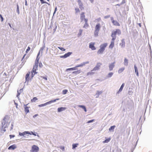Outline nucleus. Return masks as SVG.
Listing matches in <instances>:
<instances>
[{
    "instance_id": "nucleus-43",
    "label": "nucleus",
    "mask_w": 152,
    "mask_h": 152,
    "mask_svg": "<svg viewBox=\"0 0 152 152\" xmlns=\"http://www.w3.org/2000/svg\"><path fill=\"white\" fill-rule=\"evenodd\" d=\"M30 50V48L29 47H28V48L27 49L26 52V53H28V52Z\"/></svg>"
},
{
    "instance_id": "nucleus-56",
    "label": "nucleus",
    "mask_w": 152,
    "mask_h": 152,
    "mask_svg": "<svg viewBox=\"0 0 152 152\" xmlns=\"http://www.w3.org/2000/svg\"><path fill=\"white\" fill-rule=\"evenodd\" d=\"M81 0H77V2L78 3V4H79V3L81 2Z\"/></svg>"
},
{
    "instance_id": "nucleus-49",
    "label": "nucleus",
    "mask_w": 152,
    "mask_h": 152,
    "mask_svg": "<svg viewBox=\"0 0 152 152\" xmlns=\"http://www.w3.org/2000/svg\"><path fill=\"white\" fill-rule=\"evenodd\" d=\"M72 68L73 70H76L77 69V67L76 66L75 67H72Z\"/></svg>"
},
{
    "instance_id": "nucleus-10",
    "label": "nucleus",
    "mask_w": 152,
    "mask_h": 152,
    "mask_svg": "<svg viewBox=\"0 0 152 152\" xmlns=\"http://www.w3.org/2000/svg\"><path fill=\"white\" fill-rule=\"evenodd\" d=\"M72 52H69L67 53H66L64 56H61L60 58H66L72 54Z\"/></svg>"
},
{
    "instance_id": "nucleus-8",
    "label": "nucleus",
    "mask_w": 152,
    "mask_h": 152,
    "mask_svg": "<svg viewBox=\"0 0 152 152\" xmlns=\"http://www.w3.org/2000/svg\"><path fill=\"white\" fill-rule=\"evenodd\" d=\"M41 51V52L42 53V50H40L38 54H37V57L36 58V60L35 61V64H38V62H39V58L38 57L39 56V55H40V52Z\"/></svg>"
},
{
    "instance_id": "nucleus-23",
    "label": "nucleus",
    "mask_w": 152,
    "mask_h": 152,
    "mask_svg": "<svg viewBox=\"0 0 152 152\" xmlns=\"http://www.w3.org/2000/svg\"><path fill=\"white\" fill-rule=\"evenodd\" d=\"M88 63V62H86V63L83 62L80 64H79V65H77L76 66L77 68L78 67H82V66H84L86 64Z\"/></svg>"
},
{
    "instance_id": "nucleus-27",
    "label": "nucleus",
    "mask_w": 152,
    "mask_h": 152,
    "mask_svg": "<svg viewBox=\"0 0 152 152\" xmlns=\"http://www.w3.org/2000/svg\"><path fill=\"white\" fill-rule=\"evenodd\" d=\"M125 69L124 67H122L121 68L119 69V70L118 71V72L119 73H121Z\"/></svg>"
},
{
    "instance_id": "nucleus-16",
    "label": "nucleus",
    "mask_w": 152,
    "mask_h": 152,
    "mask_svg": "<svg viewBox=\"0 0 152 152\" xmlns=\"http://www.w3.org/2000/svg\"><path fill=\"white\" fill-rule=\"evenodd\" d=\"M120 45L121 47H124L125 46V42L124 39H122L121 42L120 43Z\"/></svg>"
},
{
    "instance_id": "nucleus-50",
    "label": "nucleus",
    "mask_w": 152,
    "mask_h": 152,
    "mask_svg": "<svg viewBox=\"0 0 152 152\" xmlns=\"http://www.w3.org/2000/svg\"><path fill=\"white\" fill-rule=\"evenodd\" d=\"M15 135H10V138H13L14 137H15Z\"/></svg>"
},
{
    "instance_id": "nucleus-24",
    "label": "nucleus",
    "mask_w": 152,
    "mask_h": 152,
    "mask_svg": "<svg viewBox=\"0 0 152 152\" xmlns=\"http://www.w3.org/2000/svg\"><path fill=\"white\" fill-rule=\"evenodd\" d=\"M78 5L79 6V8H80L81 10H82L84 9V7H83V4L82 2L78 4Z\"/></svg>"
},
{
    "instance_id": "nucleus-6",
    "label": "nucleus",
    "mask_w": 152,
    "mask_h": 152,
    "mask_svg": "<svg viewBox=\"0 0 152 152\" xmlns=\"http://www.w3.org/2000/svg\"><path fill=\"white\" fill-rule=\"evenodd\" d=\"M102 64L100 63H98L94 67L93 69L91 70V71H92L93 70H97L99 69H100V67L102 65Z\"/></svg>"
},
{
    "instance_id": "nucleus-30",
    "label": "nucleus",
    "mask_w": 152,
    "mask_h": 152,
    "mask_svg": "<svg viewBox=\"0 0 152 152\" xmlns=\"http://www.w3.org/2000/svg\"><path fill=\"white\" fill-rule=\"evenodd\" d=\"M25 112L26 114L29 112L28 107L27 106L25 107Z\"/></svg>"
},
{
    "instance_id": "nucleus-9",
    "label": "nucleus",
    "mask_w": 152,
    "mask_h": 152,
    "mask_svg": "<svg viewBox=\"0 0 152 152\" xmlns=\"http://www.w3.org/2000/svg\"><path fill=\"white\" fill-rule=\"evenodd\" d=\"M95 43L91 42L90 43L89 45V47L91 48L92 50H96V48L94 46Z\"/></svg>"
},
{
    "instance_id": "nucleus-37",
    "label": "nucleus",
    "mask_w": 152,
    "mask_h": 152,
    "mask_svg": "<svg viewBox=\"0 0 152 152\" xmlns=\"http://www.w3.org/2000/svg\"><path fill=\"white\" fill-rule=\"evenodd\" d=\"M82 32H83L82 30L80 29L79 30V33L78 34V36H80L81 35Z\"/></svg>"
},
{
    "instance_id": "nucleus-60",
    "label": "nucleus",
    "mask_w": 152,
    "mask_h": 152,
    "mask_svg": "<svg viewBox=\"0 0 152 152\" xmlns=\"http://www.w3.org/2000/svg\"><path fill=\"white\" fill-rule=\"evenodd\" d=\"M91 1V3H93L94 1V0H89Z\"/></svg>"
},
{
    "instance_id": "nucleus-28",
    "label": "nucleus",
    "mask_w": 152,
    "mask_h": 152,
    "mask_svg": "<svg viewBox=\"0 0 152 152\" xmlns=\"http://www.w3.org/2000/svg\"><path fill=\"white\" fill-rule=\"evenodd\" d=\"M134 68L135 69V72L136 73L137 76H138L139 74H138V69L135 65H134Z\"/></svg>"
},
{
    "instance_id": "nucleus-26",
    "label": "nucleus",
    "mask_w": 152,
    "mask_h": 152,
    "mask_svg": "<svg viewBox=\"0 0 152 152\" xmlns=\"http://www.w3.org/2000/svg\"><path fill=\"white\" fill-rule=\"evenodd\" d=\"M78 107H79L83 108L85 112L87 111L86 108L84 106L79 105H78Z\"/></svg>"
},
{
    "instance_id": "nucleus-38",
    "label": "nucleus",
    "mask_w": 152,
    "mask_h": 152,
    "mask_svg": "<svg viewBox=\"0 0 152 152\" xmlns=\"http://www.w3.org/2000/svg\"><path fill=\"white\" fill-rule=\"evenodd\" d=\"M58 48L62 51H64L65 50V49L62 47H58Z\"/></svg>"
},
{
    "instance_id": "nucleus-31",
    "label": "nucleus",
    "mask_w": 152,
    "mask_h": 152,
    "mask_svg": "<svg viewBox=\"0 0 152 152\" xmlns=\"http://www.w3.org/2000/svg\"><path fill=\"white\" fill-rule=\"evenodd\" d=\"M124 64L126 66H127L128 64V60L126 58L124 59Z\"/></svg>"
},
{
    "instance_id": "nucleus-59",
    "label": "nucleus",
    "mask_w": 152,
    "mask_h": 152,
    "mask_svg": "<svg viewBox=\"0 0 152 152\" xmlns=\"http://www.w3.org/2000/svg\"><path fill=\"white\" fill-rule=\"evenodd\" d=\"M138 24L139 25V26H140V27H141V24L140 23H139Z\"/></svg>"
},
{
    "instance_id": "nucleus-52",
    "label": "nucleus",
    "mask_w": 152,
    "mask_h": 152,
    "mask_svg": "<svg viewBox=\"0 0 152 152\" xmlns=\"http://www.w3.org/2000/svg\"><path fill=\"white\" fill-rule=\"evenodd\" d=\"M11 126H12V127H11V129H10L11 130H12L13 129V123H12L11 124Z\"/></svg>"
},
{
    "instance_id": "nucleus-51",
    "label": "nucleus",
    "mask_w": 152,
    "mask_h": 152,
    "mask_svg": "<svg viewBox=\"0 0 152 152\" xmlns=\"http://www.w3.org/2000/svg\"><path fill=\"white\" fill-rule=\"evenodd\" d=\"M30 134H33V135H34V136H36V134H35V133H34L32 132H31V133L30 132Z\"/></svg>"
},
{
    "instance_id": "nucleus-55",
    "label": "nucleus",
    "mask_w": 152,
    "mask_h": 152,
    "mask_svg": "<svg viewBox=\"0 0 152 152\" xmlns=\"http://www.w3.org/2000/svg\"><path fill=\"white\" fill-rule=\"evenodd\" d=\"M42 78H43L44 79H45V80H47V78L46 77H42Z\"/></svg>"
},
{
    "instance_id": "nucleus-2",
    "label": "nucleus",
    "mask_w": 152,
    "mask_h": 152,
    "mask_svg": "<svg viewBox=\"0 0 152 152\" xmlns=\"http://www.w3.org/2000/svg\"><path fill=\"white\" fill-rule=\"evenodd\" d=\"M38 64H35L34 66L33 70L32 71V77H33L34 75L37 73V72L36 71L37 69Z\"/></svg>"
},
{
    "instance_id": "nucleus-46",
    "label": "nucleus",
    "mask_w": 152,
    "mask_h": 152,
    "mask_svg": "<svg viewBox=\"0 0 152 152\" xmlns=\"http://www.w3.org/2000/svg\"><path fill=\"white\" fill-rule=\"evenodd\" d=\"M73 70V69H72V68H68V69H66V71H68V70Z\"/></svg>"
},
{
    "instance_id": "nucleus-12",
    "label": "nucleus",
    "mask_w": 152,
    "mask_h": 152,
    "mask_svg": "<svg viewBox=\"0 0 152 152\" xmlns=\"http://www.w3.org/2000/svg\"><path fill=\"white\" fill-rule=\"evenodd\" d=\"M88 20L87 19H85L84 21L85 22V24L83 26V28H86L88 27L89 25L88 23Z\"/></svg>"
},
{
    "instance_id": "nucleus-57",
    "label": "nucleus",
    "mask_w": 152,
    "mask_h": 152,
    "mask_svg": "<svg viewBox=\"0 0 152 152\" xmlns=\"http://www.w3.org/2000/svg\"><path fill=\"white\" fill-rule=\"evenodd\" d=\"M15 104L16 105V108H18V104L16 103H15Z\"/></svg>"
},
{
    "instance_id": "nucleus-42",
    "label": "nucleus",
    "mask_w": 152,
    "mask_h": 152,
    "mask_svg": "<svg viewBox=\"0 0 152 152\" xmlns=\"http://www.w3.org/2000/svg\"><path fill=\"white\" fill-rule=\"evenodd\" d=\"M92 71H91V72H88L87 73V75H91L93 74L94 73L92 72Z\"/></svg>"
},
{
    "instance_id": "nucleus-44",
    "label": "nucleus",
    "mask_w": 152,
    "mask_h": 152,
    "mask_svg": "<svg viewBox=\"0 0 152 152\" xmlns=\"http://www.w3.org/2000/svg\"><path fill=\"white\" fill-rule=\"evenodd\" d=\"M94 121V119L88 121L87 122V123H90Z\"/></svg>"
},
{
    "instance_id": "nucleus-4",
    "label": "nucleus",
    "mask_w": 152,
    "mask_h": 152,
    "mask_svg": "<svg viewBox=\"0 0 152 152\" xmlns=\"http://www.w3.org/2000/svg\"><path fill=\"white\" fill-rule=\"evenodd\" d=\"M39 150L38 146L36 145H34L31 147L30 151L31 152H38Z\"/></svg>"
},
{
    "instance_id": "nucleus-54",
    "label": "nucleus",
    "mask_w": 152,
    "mask_h": 152,
    "mask_svg": "<svg viewBox=\"0 0 152 152\" xmlns=\"http://www.w3.org/2000/svg\"><path fill=\"white\" fill-rule=\"evenodd\" d=\"M102 92L101 91H97V93L98 94H101V93H102Z\"/></svg>"
},
{
    "instance_id": "nucleus-19",
    "label": "nucleus",
    "mask_w": 152,
    "mask_h": 152,
    "mask_svg": "<svg viewBox=\"0 0 152 152\" xmlns=\"http://www.w3.org/2000/svg\"><path fill=\"white\" fill-rule=\"evenodd\" d=\"M124 86V84L123 83L122 84V85L121 86L118 91L117 92V94H118L119 93H120L122 91Z\"/></svg>"
},
{
    "instance_id": "nucleus-15",
    "label": "nucleus",
    "mask_w": 152,
    "mask_h": 152,
    "mask_svg": "<svg viewBox=\"0 0 152 152\" xmlns=\"http://www.w3.org/2000/svg\"><path fill=\"white\" fill-rule=\"evenodd\" d=\"M28 134L31 135V134H30V132L28 131H25L23 133H20L19 134L21 136H24L25 134Z\"/></svg>"
},
{
    "instance_id": "nucleus-29",
    "label": "nucleus",
    "mask_w": 152,
    "mask_h": 152,
    "mask_svg": "<svg viewBox=\"0 0 152 152\" xmlns=\"http://www.w3.org/2000/svg\"><path fill=\"white\" fill-rule=\"evenodd\" d=\"M104 50L102 48H100V49L98 50L97 53L98 54H101L102 53L103 51H104Z\"/></svg>"
},
{
    "instance_id": "nucleus-61",
    "label": "nucleus",
    "mask_w": 152,
    "mask_h": 152,
    "mask_svg": "<svg viewBox=\"0 0 152 152\" xmlns=\"http://www.w3.org/2000/svg\"><path fill=\"white\" fill-rule=\"evenodd\" d=\"M3 131H4V132H5L6 130V129H5V128H4V129H3Z\"/></svg>"
},
{
    "instance_id": "nucleus-14",
    "label": "nucleus",
    "mask_w": 152,
    "mask_h": 152,
    "mask_svg": "<svg viewBox=\"0 0 152 152\" xmlns=\"http://www.w3.org/2000/svg\"><path fill=\"white\" fill-rule=\"evenodd\" d=\"M101 28L100 24L99 23H97L95 27V29L98 31H99Z\"/></svg>"
},
{
    "instance_id": "nucleus-58",
    "label": "nucleus",
    "mask_w": 152,
    "mask_h": 152,
    "mask_svg": "<svg viewBox=\"0 0 152 152\" xmlns=\"http://www.w3.org/2000/svg\"><path fill=\"white\" fill-rule=\"evenodd\" d=\"M38 115V114H36L35 115H34V116H33V117L34 118H35V117H36V116H37V115Z\"/></svg>"
},
{
    "instance_id": "nucleus-39",
    "label": "nucleus",
    "mask_w": 152,
    "mask_h": 152,
    "mask_svg": "<svg viewBox=\"0 0 152 152\" xmlns=\"http://www.w3.org/2000/svg\"><path fill=\"white\" fill-rule=\"evenodd\" d=\"M75 10L76 13H77L80 12V9L78 8H75Z\"/></svg>"
},
{
    "instance_id": "nucleus-45",
    "label": "nucleus",
    "mask_w": 152,
    "mask_h": 152,
    "mask_svg": "<svg viewBox=\"0 0 152 152\" xmlns=\"http://www.w3.org/2000/svg\"><path fill=\"white\" fill-rule=\"evenodd\" d=\"M40 1L42 4L47 3L45 2L43 0H40Z\"/></svg>"
},
{
    "instance_id": "nucleus-63",
    "label": "nucleus",
    "mask_w": 152,
    "mask_h": 152,
    "mask_svg": "<svg viewBox=\"0 0 152 152\" xmlns=\"http://www.w3.org/2000/svg\"><path fill=\"white\" fill-rule=\"evenodd\" d=\"M9 25L10 27H11V25L10 24H9Z\"/></svg>"
},
{
    "instance_id": "nucleus-34",
    "label": "nucleus",
    "mask_w": 152,
    "mask_h": 152,
    "mask_svg": "<svg viewBox=\"0 0 152 152\" xmlns=\"http://www.w3.org/2000/svg\"><path fill=\"white\" fill-rule=\"evenodd\" d=\"M78 145V143H76L75 144H73L72 145V148L73 149H74L76 147H77V146Z\"/></svg>"
},
{
    "instance_id": "nucleus-22",
    "label": "nucleus",
    "mask_w": 152,
    "mask_h": 152,
    "mask_svg": "<svg viewBox=\"0 0 152 152\" xmlns=\"http://www.w3.org/2000/svg\"><path fill=\"white\" fill-rule=\"evenodd\" d=\"M66 109V107H61L58 108V111L59 112H61L62 111L65 110Z\"/></svg>"
},
{
    "instance_id": "nucleus-3",
    "label": "nucleus",
    "mask_w": 152,
    "mask_h": 152,
    "mask_svg": "<svg viewBox=\"0 0 152 152\" xmlns=\"http://www.w3.org/2000/svg\"><path fill=\"white\" fill-rule=\"evenodd\" d=\"M59 99V98H57V99H56L54 100H51L50 101H49V102H46L45 103L39 105V107L44 106H45V105H47L48 104H50L53 102H56V101L58 100Z\"/></svg>"
},
{
    "instance_id": "nucleus-7",
    "label": "nucleus",
    "mask_w": 152,
    "mask_h": 152,
    "mask_svg": "<svg viewBox=\"0 0 152 152\" xmlns=\"http://www.w3.org/2000/svg\"><path fill=\"white\" fill-rule=\"evenodd\" d=\"M115 39L112 38L111 43L109 46V48L112 49L114 46V41Z\"/></svg>"
},
{
    "instance_id": "nucleus-11",
    "label": "nucleus",
    "mask_w": 152,
    "mask_h": 152,
    "mask_svg": "<svg viewBox=\"0 0 152 152\" xmlns=\"http://www.w3.org/2000/svg\"><path fill=\"white\" fill-rule=\"evenodd\" d=\"M80 19L81 21H82L84 20L85 19H86L85 18V12H82L80 14Z\"/></svg>"
},
{
    "instance_id": "nucleus-35",
    "label": "nucleus",
    "mask_w": 152,
    "mask_h": 152,
    "mask_svg": "<svg viewBox=\"0 0 152 152\" xmlns=\"http://www.w3.org/2000/svg\"><path fill=\"white\" fill-rule=\"evenodd\" d=\"M115 127V125L111 126L110 127L109 129V130L111 131L112 130H113Z\"/></svg>"
},
{
    "instance_id": "nucleus-18",
    "label": "nucleus",
    "mask_w": 152,
    "mask_h": 152,
    "mask_svg": "<svg viewBox=\"0 0 152 152\" xmlns=\"http://www.w3.org/2000/svg\"><path fill=\"white\" fill-rule=\"evenodd\" d=\"M107 43H105L101 45L100 46V48H101L104 50L105 48L107 45Z\"/></svg>"
},
{
    "instance_id": "nucleus-64",
    "label": "nucleus",
    "mask_w": 152,
    "mask_h": 152,
    "mask_svg": "<svg viewBox=\"0 0 152 152\" xmlns=\"http://www.w3.org/2000/svg\"><path fill=\"white\" fill-rule=\"evenodd\" d=\"M48 1H49L50 0H47Z\"/></svg>"
},
{
    "instance_id": "nucleus-25",
    "label": "nucleus",
    "mask_w": 152,
    "mask_h": 152,
    "mask_svg": "<svg viewBox=\"0 0 152 152\" xmlns=\"http://www.w3.org/2000/svg\"><path fill=\"white\" fill-rule=\"evenodd\" d=\"M81 72V70H79L72 72V73L75 75H77L80 74Z\"/></svg>"
},
{
    "instance_id": "nucleus-1",
    "label": "nucleus",
    "mask_w": 152,
    "mask_h": 152,
    "mask_svg": "<svg viewBox=\"0 0 152 152\" xmlns=\"http://www.w3.org/2000/svg\"><path fill=\"white\" fill-rule=\"evenodd\" d=\"M121 34V30L119 29H117L115 30V31H114L112 33L111 36L112 38L116 39V35L117 34L118 35H120Z\"/></svg>"
},
{
    "instance_id": "nucleus-48",
    "label": "nucleus",
    "mask_w": 152,
    "mask_h": 152,
    "mask_svg": "<svg viewBox=\"0 0 152 152\" xmlns=\"http://www.w3.org/2000/svg\"><path fill=\"white\" fill-rule=\"evenodd\" d=\"M0 18H1V21H3V17H2L1 15V14L0 15Z\"/></svg>"
},
{
    "instance_id": "nucleus-40",
    "label": "nucleus",
    "mask_w": 152,
    "mask_h": 152,
    "mask_svg": "<svg viewBox=\"0 0 152 152\" xmlns=\"http://www.w3.org/2000/svg\"><path fill=\"white\" fill-rule=\"evenodd\" d=\"M113 75V72H110L108 74L107 77H110Z\"/></svg>"
},
{
    "instance_id": "nucleus-5",
    "label": "nucleus",
    "mask_w": 152,
    "mask_h": 152,
    "mask_svg": "<svg viewBox=\"0 0 152 152\" xmlns=\"http://www.w3.org/2000/svg\"><path fill=\"white\" fill-rule=\"evenodd\" d=\"M111 20L112 23L114 25L118 26H120V24L117 21L114 20V19L113 17L111 18Z\"/></svg>"
},
{
    "instance_id": "nucleus-20",
    "label": "nucleus",
    "mask_w": 152,
    "mask_h": 152,
    "mask_svg": "<svg viewBox=\"0 0 152 152\" xmlns=\"http://www.w3.org/2000/svg\"><path fill=\"white\" fill-rule=\"evenodd\" d=\"M99 31L95 29L94 33V34L95 37H97L98 36Z\"/></svg>"
},
{
    "instance_id": "nucleus-21",
    "label": "nucleus",
    "mask_w": 152,
    "mask_h": 152,
    "mask_svg": "<svg viewBox=\"0 0 152 152\" xmlns=\"http://www.w3.org/2000/svg\"><path fill=\"white\" fill-rule=\"evenodd\" d=\"M30 72H29L26 75L25 78L26 82V81H28L29 79V76Z\"/></svg>"
},
{
    "instance_id": "nucleus-41",
    "label": "nucleus",
    "mask_w": 152,
    "mask_h": 152,
    "mask_svg": "<svg viewBox=\"0 0 152 152\" xmlns=\"http://www.w3.org/2000/svg\"><path fill=\"white\" fill-rule=\"evenodd\" d=\"M17 11L18 13L19 14V7L18 4H17Z\"/></svg>"
},
{
    "instance_id": "nucleus-62",
    "label": "nucleus",
    "mask_w": 152,
    "mask_h": 152,
    "mask_svg": "<svg viewBox=\"0 0 152 152\" xmlns=\"http://www.w3.org/2000/svg\"><path fill=\"white\" fill-rule=\"evenodd\" d=\"M25 4L27 5V1H26Z\"/></svg>"
},
{
    "instance_id": "nucleus-53",
    "label": "nucleus",
    "mask_w": 152,
    "mask_h": 152,
    "mask_svg": "<svg viewBox=\"0 0 152 152\" xmlns=\"http://www.w3.org/2000/svg\"><path fill=\"white\" fill-rule=\"evenodd\" d=\"M57 7H56L55 8V11H54V12L53 13V14H54L57 11Z\"/></svg>"
},
{
    "instance_id": "nucleus-47",
    "label": "nucleus",
    "mask_w": 152,
    "mask_h": 152,
    "mask_svg": "<svg viewBox=\"0 0 152 152\" xmlns=\"http://www.w3.org/2000/svg\"><path fill=\"white\" fill-rule=\"evenodd\" d=\"M60 148L63 151H64V146H61L60 147Z\"/></svg>"
},
{
    "instance_id": "nucleus-17",
    "label": "nucleus",
    "mask_w": 152,
    "mask_h": 152,
    "mask_svg": "<svg viewBox=\"0 0 152 152\" xmlns=\"http://www.w3.org/2000/svg\"><path fill=\"white\" fill-rule=\"evenodd\" d=\"M16 146L14 144L11 145L8 148V149L9 150H14L16 148Z\"/></svg>"
},
{
    "instance_id": "nucleus-13",
    "label": "nucleus",
    "mask_w": 152,
    "mask_h": 152,
    "mask_svg": "<svg viewBox=\"0 0 152 152\" xmlns=\"http://www.w3.org/2000/svg\"><path fill=\"white\" fill-rule=\"evenodd\" d=\"M115 62L109 64V68L110 71H111L113 69L115 66L114 64H115Z\"/></svg>"
},
{
    "instance_id": "nucleus-32",
    "label": "nucleus",
    "mask_w": 152,
    "mask_h": 152,
    "mask_svg": "<svg viewBox=\"0 0 152 152\" xmlns=\"http://www.w3.org/2000/svg\"><path fill=\"white\" fill-rule=\"evenodd\" d=\"M111 138H109L106 139L103 142V143H107L109 142Z\"/></svg>"
},
{
    "instance_id": "nucleus-36",
    "label": "nucleus",
    "mask_w": 152,
    "mask_h": 152,
    "mask_svg": "<svg viewBox=\"0 0 152 152\" xmlns=\"http://www.w3.org/2000/svg\"><path fill=\"white\" fill-rule=\"evenodd\" d=\"M68 92V90L66 89L62 91V94H66Z\"/></svg>"
},
{
    "instance_id": "nucleus-33",
    "label": "nucleus",
    "mask_w": 152,
    "mask_h": 152,
    "mask_svg": "<svg viewBox=\"0 0 152 152\" xmlns=\"http://www.w3.org/2000/svg\"><path fill=\"white\" fill-rule=\"evenodd\" d=\"M37 99H38L36 97H34L31 100V102H35V101L37 100Z\"/></svg>"
}]
</instances>
